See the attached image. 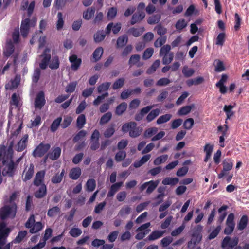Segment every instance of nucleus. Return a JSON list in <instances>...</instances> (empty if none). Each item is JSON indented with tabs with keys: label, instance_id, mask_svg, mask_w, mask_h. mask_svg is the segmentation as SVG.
Instances as JSON below:
<instances>
[{
	"label": "nucleus",
	"instance_id": "ea45409f",
	"mask_svg": "<svg viewBox=\"0 0 249 249\" xmlns=\"http://www.w3.org/2000/svg\"><path fill=\"white\" fill-rule=\"evenodd\" d=\"M86 124V117L84 114L80 115L76 120V125L78 129H81Z\"/></svg>",
	"mask_w": 249,
	"mask_h": 249
},
{
	"label": "nucleus",
	"instance_id": "338daca9",
	"mask_svg": "<svg viewBox=\"0 0 249 249\" xmlns=\"http://www.w3.org/2000/svg\"><path fill=\"white\" fill-rule=\"evenodd\" d=\"M182 72L185 77H189L194 74V71L193 69H189L187 66H185L182 69Z\"/></svg>",
	"mask_w": 249,
	"mask_h": 249
},
{
	"label": "nucleus",
	"instance_id": "774afa93",
	"mask_svg": "<svg viewBox=\"0 0 249 249\" xmlns=\"http://www.w3.org/2000/svg\"><path fill=\"white\" fill-rule=\"evenodd\" d=\"M171 83V80L166 77L160 78L156 83V85L158 86H165L168 85Z\"/></svg>",
	"mask_w": 249,
	"mask_h": 249
},
{
	"label": "nucleus",
	"instance_id": "bb28decb",
	"mask_svg": "<svg viewBox=\"0 0 249 249\" xmlns=\"http://www.w3.org/2000/svg\"><path fill=\"white\" fill-rule=\"evenodd\" d=\"M144 27H140L138 28H131L128 30V33L132 35L134 37H139L144 32Z\"/></svg>",
	"mask_w": 249,
	"mask_h": 249
},
{
	"label": "nucleus",
	"instance_id": "864d4df0",
	"mask_svg": "<svg viewBox=\"0 0 249 249\" xmlns=\"http://www.w3.org/2000/svg\"><path fill=\"white\" fill-rule=\"evenodd\" d=\"M10 104L11 105H14L16 107H20L19 97L16 93H14L12 95Z\"/></svg>",
	"mask_w": 249,
	"mask_h": 249
},
{
	"label": "nucleus",
	"instance_id": "8fccbe9b",
	"mask_svg": "<svg viewBox=\"0 0 249 249\" xmlns=\"http://www.w3.org/2000/svg\"><path fill=\"white\" fill-rule=\"evenodd\" d=\"M111 113L110 112H107L101 117L100 120V124L103 125L107 124L111 119Z\"/></svg>",
	"mask_w": 249,
	"mask_h": 249
},
{
	"label": "nucleus",
	"instance_id": "69168bd1",
	"mask_svg": "<svg viewBox=\"0 0 249 249\" xmlns=\"http://www.w3.org/2000/svg\"><path fill=\"white\" fill-rule=\"evenodd\" d=\"M126 156V153L124 151H119L118 152L115 156V160L117 162H120L122 161Z\"/></svg>",
	"mask_w": 249,
	"mask_h": 249
},
{
	"label": "nucleus",
	"instance_id": "c03bdc74",
	"mask_svg": "<svg viewBox=\"0 0 249 249\" xmlns=\"http://www.w3.org/2000/svg\"><path fill=\"white\" fill-rule=\"evenodd\" d=\"M226 34L224 32L219 33L216 38L215 44L219 46H223L225 41Z\"/></svg>",
	"mask_w": 249,
	"mask_h": 249
},
{
	"label": "nucleus",
	"instance_id": "cd10ccee",
	"mask_svg": "<svg viewBox=\"0 0 249 249\" xmlns=\"http://www.w3.org/2000/svg\"><path fill=\"white\" fill-rule=\"evenodd\" d=\"M223 170L226 172L231 170L233 167V161L229 158L225 159L223 161Z\"/></svg>",
	"mask_w": 249,
	"mask_h": 249
},
{
	"label": "nucleus",
	"instance_id": "a19ab883",
	"mask_svg": "<svg viewBox=\"0 0 249 249\" xmlns=\"http://www.w3.org/2000/svg\"><path fill=\"white\" fill-rule=\"evenodd\" d=\"M194 105L186 106L182 107L178 111L179 115H185L188 114L191 110L192 108L194 107Z\"/></svg>",
	"mask_w": 249,
	"mask_h": 249
},
{
	"label": "nucleus",
	"instance_id": "dca6fc26",
	"mask_svg": "<svg viewBox=\"0 0 249 249\" xmlns=\"http://www.w3.org/2000/svg\"><path fill=\"white\" fill-rule=\"evenodd\" d=\"M122 185V182H118L115 183H114L110 188V189L107 194V197H111L113 196L119 190Z\"/></svg>",
	"mask_w": 249,
	"mask_h": 249
},
{
	"label": "nucleus",
	"instance_id": "58836bf2",
	"mask_svg": "<svg viewBox=\"0 0 249 249\" xmlns=\"http://www.w3.org/2000/svg\"><path fill=\"white\" fill-rule=\"evenodd\" d=\"M160 64V60L158 59L155 60L151 67H150L146 71V73L148 74H151L154 72L159 67Z\"/></svg>",
	"mask_w": 249,
	"mask_h": 249
},
{
	"label": "nucleus",
	"instance_id": "72a5a7b5",
	"mask_svg": "<svg viewBox=\"0 0 249 249\" xmlns=\"http://www.w3.org/2000/svg\"><path fill=\"white\" fill-rule=\"evenodd\" d=\"M14 46L12 42H8L6 46L5 50L3 52L5 56L9 57L14 52Z\"/></svg>",
	"mask_w": 249,
	"mask_h": 249
},
{
	"label": "nucleus",
	"instance_id": "7c9ffc66",
	"mask_svg": "<svg viewBox=\"0 0 249 249\" xmlns=\"http://www.w3.org/2000/svg\"><path fill=\"white\" fill-rule=\"evenodd\" d=\"M140 55L139 54H134L131 56L128 61V64L131 67L133 65H137V67H140L141 65L138 64L140 60Z\"/></svg>",
	"mask_w": 249,
	"mask_h": 249
},
{
	"label": "nucleus",
	"instance_id": "423d86ee",
	"mask_svg": "<svg viewBox=\"0 0 249 249\" xmlns=\"http://www.w3.org/2000/svg\"><path fill=\"white\" fill-rule=\"evenodd\" d=\"M239 243V238L234 237L233 238L227 236L225 237L221 242V247L223 249H232L237 246Z\"/></svg>",
	"mask_w": 249,
	"mask_h": 249
},
{
	"label": "nucleus",
	"instance_id": "f704fd0d",
	"mask_svg": "<svg viewBox=\"0 0 249 249\" xmlns=\"http://www.w3.org/2000/svg\"><path fill=\"white\" fill-rule=\"evenodd\" d=\"M173 52L162 55V62L164 65H168L172 62L174 58Z\"/></svg>",
	"mask_w": 249,
	"mask_h": 249
},
{
	"label": "nucleus",
	"instance_id": "2f4dec72",
	"mask_svg": "<svg viewBox=\"0 0 249 249\" xmlns=\"http://www.w3.org/2000/svg\"><path fill=\"white\" fill-rule=\"evenodd\" d=\"M86 190L91 192L94 190L96 187V181L93 178L89 179L86 184Z\"/></svg>",
	"mask_w": 249,
	"mask_h": 249
},
{
	"label": "nucleus",
	"instance_id": "a211bd4d",
	"mask_svg": "<svg viewBox=\"0 0 249 249\" xmlns=\"http://www.w3.org/2000/svg\"><path fill=\"white\" fill-rule=\"evenodd\" d=\"M28 138V135L27 134L24 135L20 141L18 143L17 151H22L26 148Z\"/></svg>",
	"mask_w": 249,
	"mask_h": 249
},
{
	"label": "nucleus",
	"instance_id": "f8f14e48",
	"mask_svg": "<svg viewBox=\"0 0 249 249\" xmlns=\"http://www.w3.org/2000/svg\"><path fill=\"white\" fill-rule=\"evenodd\" d=\"M45 104L44 93L43 91L39 92L35 100L36 108L41 109Z\"/></svg>",
	"mask_w": 249,
	"mask_h": 249
},
{
	"label": "nucleus",
	"instance_id": "20e7f679",
	"mask_svg": "<svg viewBox=\"0 0 249 249\" xmlns=\"http://www.w3.org/2000/svg\"><path fill=\"white\" fill-rule=\"evenodd\" d=\"M36 23V19L35 17H34L32 19L29 18H26L22 20L20 27L21 35L23 37H27L30 28L34 27Z\"/></svg>",
	"mask_w": 249,
	"mask_h": 249
},
{
	"label": "nucleus",
	"instance_id": "a18cd8bd",
	"mask_svg": "<svg viewBox=\"0 0 249 249\" xmlns=\"http://www.w3.org/2000/svg\"><path fill=\"white\" fill-rule=\"evenodd\" d=\"M43 228V225L40 222H37L35 223L33 227L30 230V232L31 233H35L40 230H41Z\"/></svg>",
	"mask_w": 249,
	"mask_h": 249
},
{
	"label": "nucleus",
	"instance_id": "f257e3e1",
	"mask_svg": "<svg viewBox=\"0 0 249 249\" xmlns=\"http://www.w3.org/2000/svg\"><path fill=\"white\" fill-rule=\"evenodd\" d=\"M13 150L9 147L8 149H0V162L3 168L2 174L3 176L13 177L17 171L16 166L13 160Z\"/></svg>",
	"mask_w": 249,
	"mask_h": 249
},
{
	"label": "nucleus",
	"instance_id": "09e8293b",
	"mask_svg": "<svg viewBox=\"0 0 249 249\" xmlns=\"http://www.w3.org/2000/svg\"><path fill=\"white\" fill-rule=\"evenodd\" d=\"M60 208L58 206H54L48 210L47 215L50 217H53L60 213Z\"/></svg>",
	"mask_w": 249,
	"mask_h": 249
},
{
	"label": "nucleus",
	"instance_id": "6e6552de",
	"mask_svg": "<svg viewBox=\"0 0 249 249\" xmlns=\"http://www.w3.org/2000/svg\"><path fill=\"white\" fill-rule=\"evenodd\" d=\"M35 173V166L33 163L27 165L24 169L22 175V180L24 182L30 180Z\"/></svg>",
	"mask_w": 249,
	"mask_h": 249
},
{
	"label": "nucleus",
	"instance_id": "1a4fd4ad",
	"mask_svg": "<svg viewBox=\"0 0 249 249\" xmlns=\"http://www.w3.org/2000/svg\"><path fill=\"white\" fill-rule=\"evenodd\" d=\"M159 182L158 181L150 180L149 181L144 182L143 184L141 185L140 187V190L141 191H143L146 187H147L146 193L150 194L156 188Z\"/></svg>",
	"mask_w": 249,
	"mask_h": 249
},
{
	"label": "nucleus",
	"instance_id": "9d476101",
	"mask_svg": "<svg viewBox=\"0 0 249 249\" xmlns=\"http://www.w3.org/2000/svg\"><path fill=\"white\" fill-rule=\"evenodd\" d=\"M35 7V1H32L29 4L28 0H23L21 5V10H26L28 16H31L33 13Z\"/></svg>",
	"mask_w": 249,
	"mask_h": 249
},
{
	"label": "nucleus",
	"instance_id": "5701e85b",
	"mask_svg": "<svg viewBox=\"0 0 249 249\" xmlns=\"http://www.w3.org/2000/svg\"><path fill=\"white\" fill-rule=\"evenodd\" d=\"M248 217L246 215H244L241 217L239 222L237 224V228L238 230L242 231L244 230L248 224Z\"/></svg>",
	"mask_w": 249,
	"mask_h": 249
},
{
	"label": "nucleus",
	"instance_id": "4c0bfd02",
	"mask_svg": "<svg viewBox=\"0 0 249 249\" xmlns=\"http://www.w3.org/2000/svg\"><path fill=\"white\" fill-rule=\"evenodd\" d=\"M125 79L124 78L117 79L112 84V88L114 90L121 88L124 85Z\"/></svg>",
	"mask_w": 249,
	"mask_h": 249
},
{
	"label": "nucleus",
	"instance_id": "412c9836",
	"mask_svg": "<svg viewBox=\"0 0 249 249\" xmlns=\"http://www.w3.org/2000/svg\"><path fill=\"white\" fill-rule=\"evenodd\" d=\"M81 174V169L79 167H74L70 170L69 176L72 179L76 180L80 177Z\"/></svg>",
	"mask_w": 249,
	"mask_h": 249
},
{
	"label": "nucleus",
	"instance_id": "5fc2aeb1",
	"mask_svg": "<svg viewBox=\"0 0 249 249\" xmlns=\"http://www.w3.org/2000/svg\"><path fill=\"white\" fill-rule=\"evenodd\" d=\"M168 159L167 155H163L158 157L154 160V164L155 165H160L162 163L165 162Z\"/></svg>",
	"mask_w": 249,
	"mask_h": 249
},
{
	"label": "nucleus",
	"instance_id": "4468645a",
	"mask_svg": "<svg viewBox=\"0 0 249 249\" xmlns=\"http://www.w3.org/2000/svg\"><path fill=\"white\" fill-rule=\"evenodd\" d=\"M228 208L227 205H223L220 208H219L218 210V213L219 214V216L218 217L217 219V223L219 224L218 225H221V224L223 222L225 219L227 213L226 212V210Z\"/></svg>",
	"mask_w": 249,
	"mask_h": 249
},
{
	"label": "nucleus",
	"instance_id": "39448f33",
	"mask_svg": "<svg viewBox=\"0 0 249 249\" xmlns=\"http://www.w3.org/2000/svg\"><path fill=\"white\" fill-rule=\"evenodd\" d=\"M51 145L49 143H44L43 142L40 143L34 150L32 155L35 158H41L50 149Z\"/></svg>",
	"mask_w": 249,
	"mask_h": 249
},
{
	"label": "nucleus",
	"instance_id": "a878e982",
	"mask_svg": "<svg viewBox=\"0 0 249 249\" xmlns=\"http://www.w3.org/2000/svg\"><path fill=\"white\" fill-rule=\"evenodd\" d=\"M60 61L58 56H55L49 62L48 65L49 68L52 70H56L59 67Z\"/></svg>",
	"mask_w": 249,
	"mask_h": 249
},
{
	"label": "nucleus",
	"instance_id": "680f3d73",
	"mask_svg": "<svg viewBox=\"0 0 249 249\" xmlns=\"http://www.w3.org/2000/svg\"><path fill=\"white\" fill-rule=\"evenodd\" d=\"M27 232L26 231H21L18 232V235L15 239V242L19 243L21 242L26 236Z\"/></svg>",
	"mask_w": 249,
	"mask_h": 249
},
{
	"label": "nucleus",
	"instance_id": "bf43d9fd",
	"mask_svg": "<svg viewBox=\"0 0 249 249\" xmlns=\"http://www.w3.org/2000/svg\"><path fill=\"white\" fill-rule=\"evenodd\" d=\"M221 229V225H218L209 235L208 239L212 240L215 238L219 234Z\"/></svg>",
	"mask_w": 249,
	"mask_h": 249
},
{
	"label": "nucleus",
	"instance_id": "ddd939ff",
	"mask_svg": "<svg viewBox=\"0 0 249 249\" xmlns=\"http://www.w3.org/2000/svg\"><path fill=\"white\" fill-rule=\"evenodd\" d=\"M45 175V170H41L37 172L33 181L34 185L36 187H39L40 185L45 184L44 183Z\"/></svg>",
	"mask_w": 249,
	"mask_h": 249
},
{
	"label": "nucleus",
	"instance_id": "37998d69",
	"mask_svg": "<svg viewBox=\"0 0 249 249\" xmlns=\"http://www.w3.org/2000/svg\"><path fill=\"white\" fill-rule=\"evenodd\" d=\"M106 36V34L103 31H97L94 35V41L96 43L101 42L104 39Z\"/></svg>",
	"mask_w": 249,
	"mask_h": 249
},
{
	"label": "nucleus",
	"instance_id": "79ce46f5",
	"mask_svg": "<svg viewBox=\"0 0 249 249\" xmlns=\"http://www.w3.org/2000/svg\"><path fill=\"white\" fill-rule=\"evenodd\" d=\"M65 174V170L63 169L60 174H56L51 179V181L53 183H59L62 181Z\"/></svg>",
	"mask_w": 249,
	"mask_h": 249
},
{
	"label": "nucleus",
	"instance_id": "c85d7f7f",
	"mask_svg": "<svg viewBox=\"0 0 249 249\" xmlns=\"http://www.w3.org/2000/svg\"><path fill=\"white\" fill-rule=\"evenodd\" d=\"M20 83V79L16 77L14 79L11 80L10 84H6L5 88L7 89L12 90L18 88Z\"/></svg>",
	"mask_w": 249,
	"mask_h": 249
},
{
	"label": "nucleus",
	"instance_id": "e2e57ef3",
	"mask_svg": "<svg viewBox=\"0 0 249 249\" xmlns=\"http://www.w3.org/2000/svg\"><path fill=\"white\" fill-rule=\"evenodd\" d=\"M154 49L152 48H147L143 52L142 58L144 60L149 59L153 55Z\"/></svg>",
	"mask_w": 249,
	"mask_h": 249
},
{
	"label": "nucleus",
	"instance_id": "473e14b6",
	"mask_svg": "<svg viewBox=\"0 0 249 249\" xmlns=\"http://www.w3.org/2000/svg\"><path fill=\"white\" fill-rule=\"evenodd\" d=\"M158 129L156 127H152L146 129L144 132V137L146 138H149L155 135L158 132Z\"/></svg>",
	"mask_w": 249,
	"mask_h": 249
},
{
	"label": "nucleus",
	"instance_id": "13d9d810",
	"mask_svg": "<svg viewBox=\"0 0 249 249\" xmlns=\"http://www.w3.org/2000/svg\"><path fill=\"white\" fill-rule=\"evenodd\" d=\"M233 106L231 105H225L224 107V111L226 112L227 115V119H230L234 115V112L232 110Z\"/></svg>",
	"mask_w": 249,
	"mask_h": 249
},
{
	"label": "nucleus",
	"instance_id": "393cba45",
	"mask_svg": "<svg viewBox=\"0 0 249 249\" xmlns=\"http://www.w3.org/2000/svg\"><path fill=\"white\" fill-rule=\"evenodd\" d=\"M160 113V110L159 108L152 110L146 116V121L148 123L151 122L159 115Z\"/></svg>",
	"mask_w": 249,
	"mask_h": 249
},
{
	"label": "nucleus",
	"instance_id": "7ed1b4c3",
	"mask_svg": "<svg viewBox=\"0 0 249 249\" xmlns=\"http://www.w3.org/2000/svg\"><path fill=\"white\" fill-rule=\"evenodd\" d=\"M17 206L15 203L10 205H5L0 209V217L2 220H5L11 216L15 217L17 211Z\"/></svg>",
	"mask_w": 249,
	"mask_h": 249
},
{
	"label": "nucleus",
	"instance_id": "49530a36",
	"mask_svg": "<svg viewBox=\"0 0 249 249\" xmlns=\"http://www.w3.org/2000/svg\"><path fill=\"white\" fill-rule=\"evenodd\" d=\"M172 118V115L170 114H166L160 116L157 120V124H160L166 123L169 121Z\"/></svg>",
	"mask_w": 249,
	"mask_h": 249
},
{
	"label": "nucleus",
	"instance_id": "de8ad7c7",
	"mask_svg": "<svg viewBox=\"0 0 249 249\" xmlns=\"http://www.w3.org/2000/svg\"><path fill=\"white\" fill-rule=\"evenodd\" d=\"M179 179L177 178H166L162 180V184L164 185H174L178 183Z\"/></svg>",
	"mask_w": 249,
	"mask_h": 249
},
{
	"label": "nucleus",
	"instance_id": "052dcab7",
	"mask_svg": "<svg viewBox=\"0 0 249 249\" xmlns=\"http://www.w3.org/2000/svg\"><path fill=\"white\" fill-rule=\"evenodd\" d=\"M194 124V121L193 118H190L186 119L184 123L183 126V127L187 130L191 129L193 127Z\"/></svg>",
	"mask_w": 249,
	"mask_h": 249
},
{
	"label": "nucleus",
	"instance_id": "2eb2a0df",
	"mask_svg": "<svg viewBox=\"0 0 249 249\" xmlns=\"http://www.w3.org/2000/svg\"><path fill=\"white\" fill-rule=\"evenodd\" d=\"M39 187V188L35 192L34 196L36 198L40 199L46 196L47 194V187L45 184H43Z\"/></svg>",
	"mask_w": 249,
	"mask_h": 249
},
{
	"label": "nucleus",
	"instance_id": "0eeeda50",
	"mask_svg": "<svg viewBox=\"0 0 249 249\" xmlns=\"http://www.w3.org/2000/svg\"><path fill=\"white\" fill-rule=\"evenodd\" d=\"M41 58L39 63V67L42 70H45L48 66L51 58V49L46 48L40 55Z\"/></svg>",
	"mask_w": 249,
	"mask_h": 249
},
{
	"label": "nucleus",
	"instance_id": "603ef678",
	"mask_svg": "<svg viewBox=\"0 0 249 249\" xmlns=\"http://www.w3.org/2000/svg\"><path fill=\"white\" fill-rule=\"evenodd\" d=\"M77 83L76 81L70 82L66 87L65 91L68 93L73 92L76 89Z\"/></svg>",
	"mask_w": 249,
	"mask_h": 249
},
{
	"label": "nucleus",
	"instance_id": "9b49d317",
	"mask_svg": "<svg viewBox=\"0 0 249 249\" xmlns=\"http://www.w3.org/2000/svg\"><path fill=\"white\" fill-rule=\"evenodd\" d=\"M69 61L71 63V70L75 71L80 67L82 63V59L78 58L76 54H72L69 58Z\"/></svg>",
	"mask_w": 249,
	"mask_h": 249
},
{
	"label": "nucleus",
	"instance_id": "0e129e2a",
	"mask_svg": "<svg viewBox=\"0 0 249 249\" xmlns=\"http://www.w3.org/2000/svg\"><path fill=\"white\" fill-rule=\"evenodd\" d=\"M167 37L166 36H162L159 37L154 42V46L156 48L160 47L165 43Z\"/></svg>",
	"mask_w": 249,
	"mask_h": 249
},
{
	"label": "nucleus",
	"instance_id": "f03ea898",
	"mask_svg": "<svg viewBox=\"0 0 249 249\" xmlns=\"http://www.w3.org/2000/svg\"><path fill=\"white\" fill-rule=\"evenodd\" d=\"M122 131L124 133L129 132V136L131 138H137L142 133V129L137 126L136 122L131 121L123 125Z\"/></svg>",
	"mask_w": 249,
	"mask_h": 249
},
{
	"label": "nucleus",
	"instance_id": "c9c22d12",
	"mask_svg": "<svg viewBox=\"0 0 249 249\" xmlns=\"http://www.w3.org/2000/svg\"><path fill=\"white\" fill-rule=\"evenodd\" d=\"M62 121V118L61 117H58L55 119L52 123L50 126V130L52 132H54L57 130L59 125H61V122Z\"/></svg>",
	"mask_w": 249,
	"mask_h": 249
},
{
	"label": "nucleus",
	"instance_id": "4d7b16f0",
	"mask_svg": "<svg viewBox=\"0 0 249 249\" xmlns=\"http://www.w3.org/2000/svg\"><path fill=\"white\" fill-rule=\"evenodd\" d=\"M115 132L114 125H110L104 132V135L106 138L111 137Z\"/></svg>",
	"mask_w": 249,
	"mask_h": 249
},
{
	"label": "nucleus",
	"instance_id": "6e6d98bb",
	"mask_svg": "<svg viewBox=\"0 0 249 249\" xmlns=\"http://www.w3.org/2000/svg\"><path fill=\"white\" fill-rule=\"evenodd\" d=\"M235 225V224L226 223V227L224 231V234L226 235L231 234L234 229Z\"/></svg>",
	"mask_w": 249,
	"mask_h": 249
},
{
	"label": "nucleus",
	"instance_id": "f3484780",
	"mask_svg": "<svg viewBox=\"0 0 249 249\" xmlns=\"http://www.w3.org/2000/svg\"><path fill=\"white\" fill-rule=\"evenodd\" d=\"M48 153L49 154L50 159L53 160H55L60 157L61 153V149L59 147H56L54 149H53Z\"/></svg>",
	"mask_w": 249,
	"mask_h": 249
},
{
	"label": "nucleus",
	"instance_id": "b1692460",
	"mask_svg": "<svg viewBox=\"0 0 249 249\" xmlns=\"http://www.w3.org/2000/svg\"><path fill=\"white\" fill-rule=\"evenodd\" d=\"M128 42V37L126 35L119 36L116 42V47L117 48H120L124 46Z\"/></svg>",
	"mask_w": 249,
	"mask_h": 249
},
{
	"label": "nucleus",
	"instance_id": "c756f323",
	"mask_svg": "<svg viewBox=\"0 0 249 249\" xmlns=\"http://www.w3.org/2000/svg\"><path fill=\"white\" fill-rule=\"evenodd\" d=\"M197 15L199 14V11L196 8L194 4L190 5L187 9L184 16H192V15Z\"/></svg>",
	"mask_w": 249,
	"mask_h": 249
},
{
	"label": "nucleus",
	"instance_id": "aec40b11",
	"mask_svg": "<svg viewBox=\"0 0 249 249\" xmlns=\"http://www.w3.org/2000/svg\"><path fill=\"white\" fill-rule=\"evenodd\" d=\"M127 108V103L125 102H122L116 107L115 113L118 116H121L126 110Z\"/></svg>",
	"mask_w": 249,
	"mask_h": 249
},
{
	"label": "nucleus",
	"instance_id": "e433bc0d",
	"mask_svg": "<svg viewBox=\"0 0 249 249\" xmlns=\"http://www.w3.org/2000/svg\"><path fill=\"white\" fill-rule=\"evenodd\" d=\"M203 229V227L200 225H198L195 227L193 230L192 237L199 238V240H201L202 236L201 235V232Z\"/></svg>",
	"mask_w": 249,
	"mask_h": 249
},
{
	"label": "nucleus",
	"instance_id": "3c124183",
	"mask_svg": "<svg viewBox=\"0 0 249 249\" xmlns=\"http://www.w3.org/2000/svg\"><path fill=\"white\" fill-rule=\"evenodd\" d=\"M130 213L131 208L128 206H124L119 211L118 215L121 217H124L128 215Z\"/></svg>",
	"mask_w": 249,
	"mask_h": 249
},
{
	"label": "nucleus",
	"instance_id": "4be33fe9",
	"mask_svg": "<svg viewBox=\"0 0 249 249\" xmlns=\"http://www.w3.org/2000/svg\"><path fill=\"white\" fill-rule=\"evenodd\" d=\"M103 52L104 50L102 47H99L96 48L92 54V59H93V61L96 62L99 61L101 59L103 54Z\"/></svg>",
	"mask_w": 249,
	"mask_h": 249
},
{
	"label": "nucleus",
	"instance_id": "6ab92c4d",
	"mask_svg": "<svg viewBox=\"0 0 249 249\" xmlns=\"http://www.w3.org/2000/svg\"><path fill=\"white\" fill-rule=\"evenodd\" d=\"M165 231L155 230L152 231L151 234L148 236L147 239L149 241H154L161 237Z\"/></svg>",
	"mask_w": 249,
	"mask_h": 249
}]
</instances>
